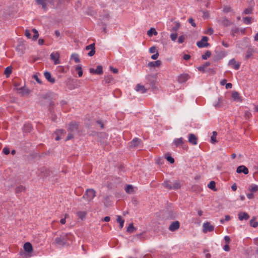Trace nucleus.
I'll use <instances>...</instances> for the list:
<instances>
[{
	"instance_id": "obj_1",
	"label": "nucleus",
	"mask_w": 258,
	"mask_h": 258,
	"mask_svg": "<svg viewBox=\"0 0 258 258\" xmlns=\"http://www.w3.org/2000/svg\"><path fill=\"white\" fill-rule=\"evenodd\" d=\"M96 191L92 188L87 189L84 195L83 196V198L87 201L90 202L92 201L96 196Z\"/></svg>"
},
{
	"instance_id": "obj_2",
	"label": "nucleus",
	"mask_w": 258,
	"mask_h": 258,
	"mask_svg": "<svg viewBox=\"0 0 258 258\" xmlns=\"http://www.w3.org/2000/svg\"><path fill=\"white\" fill-rule=\"evenodd\" d=\"M208 38L207 36H203L201 41L197 42V45L199 48H204L208 47L210 44L208 42Z\"/></svg>"
},
{
	"instance_id": "obj_3",
	"label": "nucleus",
	"mask_w": 258,
	"mask_h": 258,
	"mask_svg": "<svg viewBox=\"0 0 258 258\" xmlns=\"http://www.w3.org/2000/svg\"><path fill=\"white\" fill-rule=\"evenodd\" d=\"M203 231L204 233L211 232L214 230V226L212 225L209 222H206L203 224Z\"/></svg>"
},
{
	"instance_id": "obj_4",
	"label": "nucleus",
	"mask_w": 258,
	"mask_h": 258,
	"mask_svg": "<svg viewBox=\"0 0 258 258\" xmlns=\"http://www.w3.org/2000/svg\"><path fill=\"white\" fill-rule=\"evenodd\" d=\"M256 52V49L251 46L248 47L247 49L245 55V59H249L250 58H252L253 56V54L254 53Z\"/></svg>"
},
{
	"instance_id": "obj_5",
	"label": "nucleus",
	"mask_w": 258,
	"mask_h": 258,
	"mask_svg": "<svg viewBox=\"0 0 258 258\" xmlns=\"http://www.w3.org/2000/svg\"><path fill=\"white\" fill-rule=\"evenodd\" d=\"M89 72L92 74H95L101 75L103 73V68H102V66L98 65L96 69H94L93 68H90L89 69Z\"/></svg>"
},
{
	"instance_id": "obj_6",
	"label": "nucleus",
	"mask_w": 258,
	"mask_h": 258,
	"mask_svg": "<svg viewBox=\"0 0 258 258\" xmlns=\"http://www.w3.org/2000/svg\"><path fill=\"white\" fill-rule=\"evenodd\" d=\"M189 79V76L187 74H180L177 77V81L179 83H183Z\"/></svg>"
},
{
	"instance_id": "obj_7",
	"label": "nucleus",
	"mask_w": 258,
	"mask_h": 258,
	"mask_svg": "<svg viewBox=\"0 0 258 258\" xmlns=\"http://www.w3.org/2000/svg\"><path fill=\"white\" fill-rule=\"evenodd\" d=\"M228 65L230 66L235 70H238L240 68V63L237 62L234 58H232L229 61Z\"/></svg>"
},
{
	"instance_id": "obj_8",
	"label": "nucleus",
	"mask_w": 258,
	"mask_h": 258,
	"mask_svg": "<svg viewBox=\"0 0 258 258\" xmlns=\"http://www.w3.org/2000/svg\"><path fill=\"white\" fill-rule=\"evenodd\" d=\"M188 142L192 145L198 144V138L193 134H189L188 137Z\"/></svg>"
},
{
	"instance_id": "obj_9",
	"label": "nucleus",
	"mask_w": 258,
	"mask_h": 258,
	"mask_svg": "<svg viewBox=\"0 0 258 258\" xmlns=\"http://www.w3.org/2000/svg\"><path fill=\"white\" fill-rule=\"evenodd\" d=\"M50 58L54 61V64L60 63L59 61V54L58 52H53L50 54Z\"/></svg>"
},
{
	"instance_id": "obj_10",
	"label": "nucleus",
	"mask_w": 258,
	"mask_h": 258,
	"mask_svg": "<svg viewBox=\"0 0 258 258\" xmlns=\"http://www.w3.org/2000/svg\"><path fill=\"white\" fill-rule=\"evenodd\" d=\"M86 49L87 50H91V51L88 53V55L89 56H92L95 53V43L91 44L89 45H87L86 47Z\"/></svg>"
},
{
	"instance_id": "obj_11",
	"label": "nucleus",
	"mask_w": 258,
	"mask_h": 258,
	"mask_svg": "<svg viewBox=\"0 0 258 258\" xmlns=\"http://www.w3.org/2000/svg\"><path fill=\"white\" fill-rule=\"evenodd\" d=\"M142 143V141L138 138L134 139L130 143V146L132 148L137 147L140 146V145Z\"/></svg>"
},
{
	"instance_id": "obj_12",
	"label": "nucleus",
	"mask_w": 258,
	"mask_h": 258,
	"mask_svg": "<svg viewBox=\"0 0 258 258\" xmlns=\"http://www.w3.org/2000/svg\"><path fill=\"white\" fill-rule=\"evenodd\" d=\"M78 127V124L76 122H71L69 124L68 131L70 132H74L77 131Z\"/></svg>"
},
{
	"instance_id": "obj_13",
	"label": "nucleus",
	"mask_w": 258,
	"mask_h": 258,
	"mask_svg": "<svg viewBox=\"0 0 258 258\" xmlns=\"http://www.w3.org/2000/svg\"><path fill=\"white\" fill-rule=\"evenodd\" d=\"M236 172L238 173H243L244 174H247L248 173V169L245 166L240 165L237 168Z\"/></svg>"
},
{
	"instance_id": "obj_14",
	"label": "nucleus",
	"mask_w": 258,
	"mask_h": 258,
	"mask_svg": "<svg viewBox=\"0 0 258 258\" xmlns=\"http://www.w3.org/2000/svg\"><path fill=\"white\" fill-rule=\"evenodd\" d=\"M224 99L222 96H219L218 99V101L215 103L214 106L216 108L219 109L224 106Z\"/></svg>"
},
{
	"instance_id": "obj_15",
	"label": "nucleus",
	"mask_w": 258,
	"mask_h": 258,
	"mask_svg": "<svg viewBox=\"0 0 258 258\" xmlns=\"http://www.w3.org/2000/svg\"><path fill=\"white\" fill-rule=\"evenodd\" d=\"M180 226V223L178 221L173 222L169 227V229L171 231H174L177 230Z\"/></svg>"
},
{
	"instance_id": "obj_16",
	"label": "nucleus",
	"mask_w": 258,
	"mask_h": 258,
	"mask_svg": "<svg viewBox=\"0 0 258 258\" xmlns=\"http://www.w3.org/2000/svg\"><path fill=\"white\" fill-rule=\"evenodd\" d=\"M76 214L79 219L83 221L86 219L87 212L85 211H78Z\"/></svg>"
},
{
	"instance_id": "obj_17",
	"label": "nucleus",
	"mask_w": 258,
	"mask_h": 258,
	"mask_svg": "<svg viewBox=\"0 0 258 258\" xmlns=\"http://www.w3.org/2000/svg\"><path fill=\"white\" fill-rule=\"evenodd\" d=\"M238 218L240 221L247 220L249 218V216L246 212H239L238 214Z\"/></svg>"
},
{
	"instance_id": "obj_18",
	"label": "nucleus",
	"mask_w": 258,
	"mask_h": 258,
	"mask_svg": "<svg viewBox=\"0 0 258 258\" xmlns=\"http://www.w3.org/2000/svg\"><path fill=\"white\" fill-rule=\"evenodd\" d=\"M23 248H24V249L25 250V251L27 252H32L33 251V247H32V244L29 242H26L24 244V246H23Z\"/></svg>"
},
{
	"instance_id": "obj_19",
	"label": "nucleus",
	"mask_w": 258,
	"mask_h": 258,
	"mask_svg": "<svg viewBox=\"0 0 258 258\" xmlns=\"http://www.w3.org/2000/svg\"><path fill=\"white\" fill-rule=\"evenodd\" d=\"M44 76L46 79H47V81H48L51 83H54L55 82V79L51 77L50 73L46 72L44 73Z\"/></svg>"
},
{
	"instance_id": "obj_20",
	"label": "nucleus",
	"mask_w": 258,
	"mask_h": 258,
	"mask_svg": "<svg viewBox=\"0 0 258 258\" xmlns=\"http://www.w3.org/2000/svg\"><path fill=\"white\" fill-rule=\"evenodd\" d=\"M220 23L224 26H229L231 24V22L226 17H223L220 20Z\"/></svg>"
},
{
	"instance_id": "obj_21",
	"label": "nucleus",
	"mask_w": 258,
	"mask_h": 258,
	"mask_svg": "<svg viewBox=\"0 0 258 258\" xmlns=\"http://www.w3.org/2000/svg\"><path fill=\"white\" fill-rule=\"evenodd\" d=\"M172 184L173 183L170 180H164L163 183H162L163 186L169 190L172 189Z\"/></svg>"
},
{
	"instance_id": "obj_22",
	"label": "nucleus",
	"mask_w": 258,
	"mask_h": 258,
	"mask_svg": "<svg viewBox=\"0 0 258 258\" xmlns=\"http://www.w3.org/2000/svg\"><path fill=\"white\" fill-rule=\"evenodd\" d=\"M136 90L138 92H141V93H145L147 91V89L145 88L144 86L140 84L137 85Z\"/></svg>"
},
{
	"instance_id": "obj_23",
	"label": "nucleus",
	"mask_w": 258,
	"mask_h": 258,
	"mask_svg": "<svg viewBox=\"0 0 258 258\" xmlns=\"http://www.w3.org/2000/svg\"><path fill=\"white\" fill-rule=\"evenodd\" d=\"M161 64V61L159 60H156L155 61H151L148 63V66L151 68L153 67H158Z\"/></svg>"
},
{
	"instance_id": "obj_24",
	"label": "nucleus",
	"mask_w": 258,
	"mask_h": 258,
	"mask_svg": "<svg viewBox=\"0 0 258 258\" xmlns=\"http://www.w3.org/2000/svg\"><path fill=\"white\" fill-rule=\"evenodd\" d=\"M113 81V78L111 75H108L104 77L103 82L104 84L109 85Z\"/></svg>"
},
{
	"instance_id": "obj_25",
	"label": "nucleus",
	"mask_w": 258,
	"mask_h": 258,
	"mask_svg": "<svg viewBox=\"0 0 258 258\" xmlns=\"http://www.w3.org/2000/svg\"><path fill=\"white\" fill-rule=\"evenodd\" d=\"M232 98L237 101H241L242 100L241 99V97L238 92L236 91H234L232 93Z\"/></svg>"
},
{
	"instance_id": "obj_26",
	"label": "nucleus",
	"mask_w": 258,
	"mask_h": 258,
	"mask_svg": "<svg viewBox=\"0 0 258 258\" xmlns=\"http://www.w3.org/2000/svg\"><path fill=\"white\" fill-rule=\"evenodd\" d=\"M32 126L31 124L29 123L25 124L23 127V131L24 132L29 133L31 131Z\"/></svg>"
},
{
	"instance_id": "obj_27",
	"label": "nucleus",
	"mask_w": 258,
	"mask_h": 258,
	"mask_svg": "<svg viewBox=\"0 0 258 258\" xmlns=\"http://www.w3.org/2000/svg\"><path fill=\"white\" fill-rule=\"evenodd\" d=\"M41 176L43 178L46 177L50 175V171L45 168H43L42 169H41Z\"/></svg>"
},
{
	"instance_id": "obj_28",
	"label": "nucleus",
	"mask_w": 258,
	"mask_h": 258,
	"mask_svg": "<svg viewBox=\"0 0 258 258\" xmlns=\"http://www.w3.org/2000/svg\"><path fill=\"white\" fill-rule=\"evenodd\" d=\"M173 143L176 147H178L183 144V139L182 138L175 139Z\"/></svg>"
},
{
	"instance_id": "obj_29",
	"label": "nucleus",
	"mask_w": 258,
	"mask_h": 258,
	"mask_svg": "<svg viewBox=\"0 0 258 258\" xmlns=\"http://www.w3.org/2000/svg\"><path fill=\"white\" fill-rule=\"evenodd\" d=\"M210 64H211L210 62H206L204 64H203V65L200 66L199 67H198V69L199 71H200L201 72H204L205 71V69L208 67L210 66Z\"/></svg>"
},
{
	"instance_id": "obj_30",
	"label": "nucleus",
	"mask_w": 258,
	"mask_h": 258,
	"mask_svg": "<svg viewBox=\"0 0 258 258\" xmlns=\"http://www.w3.org/2000/svg\"><path fill=\"white\" fill-rule=\"evenodd\" d=\"M172 189H174V190H177V189H180L181 188V184H180V182H179V181H178V180L175 181L172 185Z\"/></svg>"
},
{
	"instance_id": "obj_31",
	"label": "nucleus",
	"mask_w": 258,
	"mask_h": 258,
	"mask_svg": "<svg viewBox=\"0 0 258 258\" xmlns=\"http://www.w3.org/2000/svg\"><path fill=\"white\" fill-rule=\"evenodd\" d=\"M36 3L38 5H40L42 6V8L44 10L46 9V2H48V0H36Z\"/></svg>"
},
{
	"instance_id": "obj_32",
	"label": "nucleus",
	"mask_w": 258,
	"mask_h": 258,
	"mask_svg": "<svg viewBox=\"0 0 258 258\" xmlns=\"http://www.w3.org/2000/svg\"><path fill=\"white\" fill-rule=\"evenodd\" d=\"M250 225L253 227L256 228L258 226V222L256 221V218L255 217L252 218L249 221Z\"/></svg>"
},
{
	"instance_id": "obj_33",
	"label": "nucleus",
	"mask_w": 258,
	"mask_h": 258,
	"mask_svg": "<svg viewBox=\"0 0 258 258\" xmlns=\"http://www.w3.org/2000/svg\"><path fill=\"white\" fill-rule=\"evenodd\" d=\"M17 90L20 91V93L22 96H24L26 94H28L29 93V90L23 87H22L20 88H17Z\"/></svg>"
},
{
	"instance_id": "obj_34",
	"label": "nucleus",
	"mask_w": 258,
	"mask_h": 258,
	"mask_svg": "<svg viewBox=\"0 0 258 258\" xmlns=\"http://www.w3.org/2000/svg\"><path fill=\"white\" fill-rule=\"evenodd\" d=\"M55 241L56 243L59 244H64L66 242L64 238L63 237H62L61 236L59 237H56L55 239Z\"/></svg>"
},
{
	"instance_id": "obj_35",
	"label": "nucleus",
	"mask_w": 258,
	"mask_h": 258,
	"mask_svg": "<svg viewBox=\"0 0 258 258\" xmlns=\"http://www.w3.org/2000/svg\"><path fill=\"white\" fill-rule=\"evenodd\" d=\"M208 187L214 191L217 190V189L216 188V183L214 181H210V183L208 184Z\"/></svg>"
},
{
	"instance_id": "obj_36",
	"label": "nucleus",
	"mask_w": 258,
	"mask_h": 258,
	"mask_svg": "<svg viewBox=\"0 0 258 258\" xmlns=\"http://www.w3.org/2000/svg\"><path fill=\"white\" fill-rule=\"evenodd\" d=\"M217 135V133L216 131H214L212 133V136L211 137V142L212 144H215L217 142L216 137Z\"/></svg>"
},
{
	"instance_id": "obj_37",
	"label": "nucleus",
	"mask_w": 258,
	"mask_h": 258,
	"mask_svg": "<svg viewBox=\"0 0 258 258\" xmlns=\"http://www.w3.org/2000/svg\"><path fill=\"white\" fill-rule=\"evenodd\" d=\"M12 72V68L11 67H8L5 69L4 74L6 75L7 77L10 76V74Z\"/></svg>"
},
{
	"instance_id": "obj_38",
	"label": "nucleus",
	"mask_w": 258,
	"mask_h": 258,
	"mask_svg": "<svg viewBox=\"0 0 258 258\" xmlns=\"http://www.w3.org/2000/svg\"><path fill=\"white\" fill-rule=\"evenodd\" d=\"M26 190V187L23 185H20L17 186L16 188V193H20L23 191H25Z\"/></svg>"
},
{
	"instance_id": "obj_39",
	"label": "nucleus",
	"mask_w": 258,
	"mask_h": 258,
	"mask_svg": "<svg viewBox=\"0 0 258 258\" xmlns=\"http://www.w3.org/2000/svg\"><path fill=\"white\" fill-rule=\"evenodd\" d=\"M71 58L74 59L75 62L78 63L80 61L79 55L77 53H73L71 55Z\"/></svg>"
},
{
	"instance_id": "obj_40",
	"label": "nucleus",
	"mask_w": 258,
	"mask_h": 258,
	"mask_svg": "<svg viewBox=\"0 0 258 258\" xmlns=\"http://www.w3.org/2000/svg\"><path fill=\"white\" fill-rule=\"evenodd\" d=\"M147 34L149 36H151L153 35H157V32L156 31V30L154 28H151L148 31Z\"/></svg>"
},
{
	"instance_id": "obj_41",
	"label": "nucleus",
	"mask_w": 258,
	"mask_h": 258,
	"mask_svg": "<svg viewBox=\"0 0 258 258\" xmlns=\"http://www.w3.org/2000/svg\"><path fill=\"white\" fill-rule=\"evenodd\" d=\"M249 190L252 192H256L257 191H258V185L253 184H251L250 186Z\"/></svg>"
},
{
	"instance_id": "obj_42",
	"label": "nucleus",
	"mask_w": 258,
	"mask_h": 258,
	"mask_svg": "<svg viewBox=\"0 0 258 258\" xmlns=\"http://www.w3.org/2000/svg\"><path fill=\"white\" fill-rule=\"evenodd\" d=\"M116 221L117 222H118L119 223L120 228H122L123 227V224H124V220H123L122 219V218L120 216H118Z\"/></svg>"
},
{
	"instance_id": "obj_43",
	"label": "nucleus",
	"mask_w": 258,
	"mask_h": 258,
	"mask_svg": "<svg viewBox=\"0 0 258 258\" xmlns=\"http://www.w3.org/2000/svg\"><path fill=\"white\" fill-rule=\"evenodd\" d=\"M126 192L128 194H131L133 192V187L132 185H127L125 188Z\"/></svg>"
},
{
	"instance_id": "obj_44",
	"label": "nucleus",
	"mask_w": 258,
	"mask_h": 258,
	"mask_svg": "<svg viewBox=\"0 0 258 258\" xmlns=\"http://www.w3.org/2000/svg\"><path fill=\"white\" fill-rule=\"evenodd\" d=\"M76 70L78 72L79 77H81L83 75V71L82 69V66L78 65L76 67Z\"/></svg>"
},
{
	"instance_id": "obj_45",
	"label": "nucleus",
	"mask_w": 258,
	"mask_h": 258,
	"mask_svg": "<svg viewBox=\"0 0 258 258\" xmlns=\"http://www.w3.org/2000/svg\"><path fill=\"white\" fill-rule=\"evenodd\" d=\"M211 55V52L209 50H207L206 53L202 55V58L204 60H206Z\"/></svg>"
},
{
	"instance_id": "obj_46",
	"label": "nucleus",
	"mask_w": 258,
	"mask_h": 258,
	"mask_svg": "<svg viewBox=\"0 0 258 258\" xmlns=\"http://www.w3.org/2000/svg\"><path fill=\"white\" fill-rule=\"evenodd\" d=\"M135 230L136 228L134 226L133 223L130 224L127 228V231L130 233L134 232L135 231Z\"/></svg>"
},
{
	"instance_id": "obj_47",
	"label": "nucleus",
	"mask_w": 258,
	"mask_h": 258,
	"mask_svg": "<svg viewBox=\"0 0 258 258\" xmlns=\"http://www.w3.org/2000/svg\"><path fill=\"white\" fill-rule=\"evenodd\" d=\"M243 23L245 24L249 25L251 23V18L249 17H246L243 18Z\"/></svg>"
},
{
	"instance_id": "obj_48",
	"label": "nucleus",
	"mask_w": 258,
	"mask_h": 258,
	"mask_svg": "<svg viewBox=\"0 0 258 258\" xmlns=\"http://www.w3.org/2000/svg\"><path fill=\"white\" fill-rule=\"evenodd\" d=\"M32 32L34 33V35H33V39L34 40H36L38 38V37H39L38 32L37 31V30L35 29H33L32 30Z\"/></svg>"
},
{
	"instance_id": "obj_49",
	"label": "nucleus",
	"mask_w": 258,
	"mask_h": 258,
	"mask_svg": "<svg viewBox=\"0 0 258 258\" xmlns=\"http://www.w3.org/2000/svg\"><path fill=\"white\" fill-rule=\"evenodd\" d=\"M239 32V28L237 27H233L231 29V35L233 36H234L235 34H237Z\"/></svg>"
},
{
	"instance_id": "obj_50",
	"label": "nucleus",
	"mask_w": 258,
	"mask_h": 258,
	"mask_svg": "<svg viewBox=\"0 0 258 258\" xmlns=\"http://www.w3.org/2000/svg\"><path fill=\"white\" fill-rule=\"evenodd\" d=\"M223 11L225 13H227L232 12V10L230 7L226 6L223 8Z\"/></svg>"
},
{
	"instance_id": "obj_51",
	"label": "nucleus",
	"mask_w": 258,
	"mask_h": 258,
	"mask_svg": "<svg viewBox=\"0 0 258 258\" xmlns=\"http://www.w3.org/2000/svg\"><path fill=\"white\" fill-rule=\"evenodd\" d=\"M69 217V214H64V218H62L60 219V223L61 224H66V218Z\"/></svg>"
},
{
	"instance_id": "obj_52",
	"label": "nucleus",
	"mask_w": 258,
	"mask_h": 258,
	"mask_svg": "<svg viewBox=\"0 0 258 258\" xmlns=\"http://www.w3.org/2000/svg\"><path fill=\"white\" fill-rule=\"evenodd\" d=\"M177 37V34L176 33H171L170 34V38L172 41H175Z\"/></svg>"
},
{
	"instance_id": "obj_53",
	"label": "nucleus",
	"mask_w": 258,
	"mask_h": 258,
	"mask_svg": "<svg viewBox=\"0 0 258 258\" xmlns=\"http://www.w3.org/2000/svg\"><path fill=\"white\" fill-rule=\"evenodd\" d=\"M185 40V37L183 35H181L178 37V42L179 43H182Z\"/></svg>"
},
{
	"instance_id": "obj_54",
	"label": "nucleus",
	"mask_w": 258,
	"mask_h": 258,
	"mask_svg": "<svg viewBox=\"0 0 258 258\" xmlns=\"http://www.w3.org/2000/svg\"><path fill=\"white\" fill-rule=\"evenodd\" d=\"M25 35L29 39H30L31 38V34L28 30H25Z\"/></svg>"
},
{
	"instance_id": "obj_55",
	"label": "nucleus",
	"mask_w": 258,
	"mask_h": 258,
	"mask_svg": "<svg viewBox=\"0 0 258 258\" xmlns=\"http://www.w3.org/2000/svg\"><path fill=\"white\" fill-rule=\"evenodd\" d=\"M243 13L245 14H250L252 13V9L251 8H247L244 10Z\"/></svg>"
},
{
	"instance_id": "obj_56",
	"label": "nucleus",
	"mask_w": 258,
	"mask_h": 258,
	"mask_svg": "<svg viewBox=\"0 0 258 258\" xmlns=\"http://www.w3.org/2000/svg\"><path fill=\"white\" fill-rule=\"evenodd\" d=\"M166 159L170 163H173L174 162V159L170 156L166 157Z\"/></svg>"
},
{
	"instance_id": "obj_57",
	"label": "nucleus",
	"mask_w": 258,
	"mask_h": 258,
	"mask_svg": "<svg viewBox=\"0 0 258 258\" xmlns=\"http://www.w3.org/2000/svg\"><path fill=\"white\" fill-rule=\"evenodd\" d=\"M3 152L5 155H8L10 153V149L7 147H5L3 150Z\"/></svg>"
},
{
	"instance_id": "obj_58",
	"label": "nucleus",
	"mask_w": 258,
	"mask_h": 258,
	"mask_svg": "<svg viewBox=\"0 0 258 258\" xmlns=\"http://www.w3.org/2000/svg\"><path fill=\"white\" fill-rule=\"evenodd\" d=\"M188 22L191 24V25L193 26V27H196V23L194 22V19L192 18H190L188 19Z\"/></svg>"
},
{
	"instance_id": "obj_59",
	"label": "nucleus",
	"mask_w": 258,
	"mask_h": 258,
	"mask_svg": "<svg viewBox=\"0 0 258 258\" xmlns=\"http://www.w3.org/2000/svg\"><path fill=\"white\" fill-rule=\"evenodd\" d=\"M214 31L212 28H209L208 29L207 31L205 32L206 34H209V35H212L213 34Z\"/></svg>"
},
{
	"instance_id": "obj_60",
	"label": "nucleus",
	"mask_w": 258,
	"mask_h": 258,
	"mask_svg": "<svg viewBox=\"0 0 258 258\" xmlns=\"http://www.w3.org/2000/svg\"><path fill=\"white\" fill-rule=\"evenodd\" d=\"M159 56V53L157 52L155 54L152 55L151 56V58L154 60H156L158 58Z\"/></svg>"
},
{
	"instance_id": "obj_61",
	"label": "nucleus",
	"mask_w": 258,
	"mask_h": 258,
	"mask_svg": "<svg viewBox=\"0 0 258 258\" xmlns=\"http://www.w3.org/2000/svg\"><path fill=\"white\" fill-rule=\"evenodd\" d=\"M156 47L155 46H152L149 49V52L151 53H155L156 51Z\"/></svg>"
},
{
	"instance_id": "obj_62",
	"label": "nucleus",
	"mask_w": 258,
	"mask_h": 258,
	"mask_svg": "<svg viewBox=\"0 0 258 258\" xmlns=\"http://www.w3.org/2000/svg\"><path fill=\"white\" fill-rule=\"evenodd\" d=\"M224 240L226 244H229L230 241V238L228 236H225L224 237Z\"/></svg>"
},
{
	"instance_id": "obj_63",
	"label": "nucleus",
	"mask_w": 258,
	"mask_h": 258,
	"mask_svg": "<svg viewBox=\"0 0 258 258\" xmlns=\"http://www.w3.org/2000/svg\"><path fill=\"white\" fill-rule=\"evenodd\" d=\"M110 69L113 73L116 74L118 72V70L117 68H114L112 67H110Z\"/></svg>"
},
{
	"instance_id": "obj_64",
	"label": "nucleus",
	"mask_w": 258,
	"mask_h": 258,
	"mask_svg": "<svg viewBox=\"0 0 258 258\" xmlns=\"http://www.w3.org/2000/svg\"><path fill=\"white\" fill-rule=\"evenodd\" d=\"M180 26V23L178 22H176V26L173 28V29L174 31L177 30Z\"/></svg>"
}]
</instances>
